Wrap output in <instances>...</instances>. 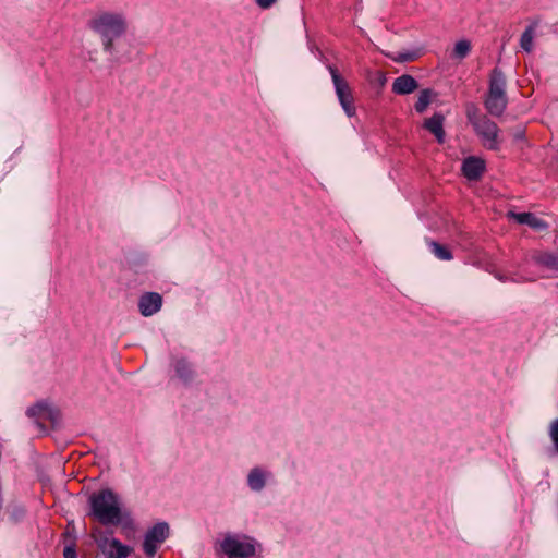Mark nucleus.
<instances>
[{
	"label": "nucleus",
	"instance_id": "f257e3e1",
	"mask_svg": "<svg viewBox=\"0 0 558 558\" xmlns=\"http://www.w3.org/2000/svg\"><path fill=\"white\" fill-rule=\"evenodd\" d=\"M88 515L102 525H123L124 527L133 525L131 512L122 510L120 497L111 488L93 493L88 497Z\"/></svg>",
	"mask_w": 558,
	"mask_h": 558
},
{
	"label": "nucleus",
	"instance_id": "f03ea898",
	"mask_svg": "<svg viewBox=\"0 0 558 558\" xmlns=\"http://www.w3.org/2000/svg\"><path fill=\"white\" fill-rule=\"evenodd\" d=\"M89 27L100 36L104 50L112 53L113 41L125 34L128 25L122 14L104 12L89 21Z\"/></svg>",
	"mask_w": 558,
	"mask_h": 558
},
{
	"label": "nucleus",
	"instance_id": "7ed1b4c3",
	"mask_svg": "<svg viewBox=\"0 0 558 558\" xmlns=\"http://www.w3.org/2000/svg\"><path fill=\"white\" fill-rule=\"evenodd\" d=\"M507 80L502 70L495 66L489 74L488 90L484 98V106L493 117H500L508 106Z\"/></svg>",
	"mask_w": 558,
	"mask_h": 558
},
{
	"label": "nucleus",
	"instance_id": "20e7f679",
	"mask_svg": "<svg viewBox=\"0 0 558 558\" xmlns=\"http://www.w3.org/2000/svg\"><path fill=\"white\" fill-rule=\"evenodd\" d=\"M255 545V539L245 534L227 533L215 544V551L218 558H254Z\"/></svg>",
	"mask_w": 558,
	"mask_h": 558
},
{
	"label": "nucleus",
	"instance_id": "39448f33",
	"mask_svg": "<svg viewBox=\"0 0 558 558\" xmlns=\"http://www.w3.org/2000/svg\"><path fill=\"white\" fill-rule=\"evenodd\" d=\"M327 70L330 73L335 92L341 108L349 118L354 117L356 113V108L354 105L353 93L349 83L341 76L336 66L328 64Z\"/></svg>",
	"mask_w": 558,
	"mask_h": 558
},
{
	"label": "nucleus",
	"instance_id": "423d86ee",
	"mask_svg": "<svg viewBox=\"0 0 558 558\" xmlns=\"http://www.w3.org/2000/svg\"><path fill=\"white\" fill-rule=\"evenodd\" d=\"M170 536V526L166 521H160L149 527L144 536L143 550L145 555L153 558L158 546L161 545Z\"/></svg>",
	"mask_w": 558,
	"mask_h": 558
},
{
	"label": "nucleus",
	"instance_id": "0eeeda50",
	"mask_svg": "<svg viewBox=\"0 0 558 558\" xmlns=\"http://www.w3.org/2000/svg\"><path fill=\"white\" fill-rule=\"evenodd\" d=\"M473 129L485 147L492 150L499 149V128L494 121L487 118V116H483L482 121L474 123Z\"/></svg>",
	"mask_w": 558,
	"mask_h": 558
},
{
	"label": "nucleus",
	"instance_id": "6e6552de",
	"mask_svg": "<svg viewBox=\"0 0 558 558\" xmlns=\"http://www.w3.org/2000/svg\"><path fill=\"white\" fill-rule=\"evenodd\" d=\"M99 550L105 558H128L132 553V547L124 545L118 538L104 537L97 543Z\"/></svg>",
	"mask_w": 558,
	"mask_h": 558
},
{
	"label": "nucleus",
	"instance_id": "1a4fd4ad",
	"mask_svg": "<svg viewBox=\"0 0 558 558\" xmlns=\"http://www.w3.org/2000/svg\"><path fill=\"white\" fill-rule=\"evenodd\" d=\"M162 296L158 292H145L138 298V311L144 317H149L160 311Z\"/></svg>",
	"mask_w": 558,
	"mask_h": 558
},
{
	"label": "nucleus",
	"instance_id": "9d476101",
	"mask_svg": "<svg viewBox=\"0 0 558 558\" xmlns=\"http://www.w3.org/2000/svg\"><path fill=\"white\" fill-rule=\"evenodd\" d=\"M486 169L485 161L482 158L470 156L462 162L461 171L470 181L478 180Z\"/></svg>",
	"mask_w": 558,
	"mask_h": 558
},
{
	"label": "nucleus",
	"instance_id": "9b49d317",
	"mask_svg": "<svg viewBox=\"0 0 558 558\" xmlns=\"http://www.w3.org/2000/svg\"><path fill=\"white\" fill-rule=\"evenodd\" d=\"M26 415L31 418H35L37 426L40 429L46 430V426L43 423H40L38 420H40V418L52 420L53 418V410L50 408V405L47 401L40 400L26 410Z\"/></svg>",
	"mask_w": 558,
	"mask_h": 558
},
{
	"label": "nucleus",
	"instance_id": "f8f14e48",
	"mask_svg": "<svg viewBox=\"0 0 558 558\" xmlns=\"http://www.w3.org/2000/svg\"><path fill=\"white\" fill-rule=\"evenodd\" d=\"M175 376L184 384L190 385L196 376L193 364L185 357L175 359L172 363Z\"/></svg>",
	"mask_w": 558,
	"mask_h": 558
},
{
	"label": "nucleus",
	"instance_id": "ddd939ff",
	"mask_svg": "<svg viewBox=\"0 0 558 558\" xmlns=\"http://www.w3.org/2000/svg\"><path fill=\"white\" fill-rule=\"evenodd\" d=\"M445 117L440 112H435L424 122V128L428 130L439 144L445 143L446 132L444 129Z\"/></svg>",
	"mask_w": 558,
	"mask_h": 558
},
{
	"label": "nucleus",
	"instance_id": "4468645a",
	"mask_svg": "<svg viewBox=\"0 0 558 558\" xmlns=\"http://www.w3.org/2000/svg\"><path fill=\"white\" fill-rule=\"evenodd\" d=\"M269 476H271V473L259 466H255L247 474V486L253 492H262Z\"/></svg>",
	"mask_w": 558,
	"mask_h": 558
},
{
	"label": "nucleus",
	"instance_id": "2eb2a0df",
	"mask_svg": "<svg viewBox=\"0 0 558 558\" xmlns=\"http://www.w3.org/2000/svg\"><path fill=\"white\" fill-rule=\"evenodd\" d=\"M417 81L410 74L398 76L392 83V92L397 95H408L417 89Z\"/></svg>",
	"mask_w": 558,
	"mask_h": 558
},
{
	"label": "nucleus",
	"instance_id": "dca6fc26",
	"mask_svg": "<svg viewBox=\"0 0 558 558\" xmlns=\"http://www.w3.org/2000/svg\"><path fill=\"white\" fill-rule=\"evenodd\" d=\"M512 217L521 225H526L535 230H546L548 225L532 213H511Z\"/></svg>",
	"mask_w": 558,
	"mask_h": 558
},
{
	"label": "nucleus",
	"instance_id": "f3484780",
	"mask_svg": "<svg viewBox=\"0 0 558 558\" xmlns=\"http://www.w3.org/2000/svg\"><path fill=\"white\" fill-rule=\"evenodd\" d=\"M533 259L537 265L548 270L558 272V250L553 252H539L533 257Z\"/></svg>",
	"mask_w": 558,
	"mask_h": 558
},
{
	"label": "nucleus",
	"instance_id": "a211bd4d",
	"mask_svg": "<svg viewBox=\"0 0 558 558\" xmlns=\"http://www.w3.org/2000/svg\"><path fill=\"white\" fill-rule=\"evenodd\" d=\"M428 246L432 253L440 260H451L453 258L450 250L436 241H429Z\"/></svg>",
	"mask_w": 558,
	"mask_h": 558
},
{
	"label": "nucleus",
	"instance_id": "6ab92c4d",
	"mask_svg": "<svg viewBox=\"0 0 558 558\" xmlns=\"http://www.w3.org/2000/svg\"><path fill=\"white\" fill-rule=\"evenodd\" d=\"M433 94L434 92L429 88L420 92L417 100L414 105V108L418 113H423L427 109L428 105L430 104Z\"/></svg>",
	"mask_w": 558,
	"mask_h": 558
},
{
	"label": "nucleus",
	"instance_id": "aec40b11",
	"mask_svg": "<svg viewBox=\"0 0 558 558\" xmlns=\"http://www.w3.org/2000/svg\"><path fill=\"white\" fill-rule=\"evenodd\" d=\"M534 28V25H529L520 38V47L526 52H531L533 48Z\"/></svg>",
	"mask_w": 558,
	"mask_h": 558
},
{
	"label": "nucleus",
	"instance_id": "412c9836",
	"mask_svg": "<svg viewBox=\"0 0 558 558\" xmlns=\"http://www.w3.org/2000/svg\"><path fill=\"white\" fill-rule=\"evenodd\" d=\"M25 513H26V511L23 506H20V505L11 506L8 511L9 520L11 523L17 524L24 519Z\"/></svg>",
	"mask_w": 558,
	"mask_h": 558
},
{
	"label": "nucleus",
	"instance_id": "4be33fe9",
	"mask_svg": "<svg viewBox=\"0 0 558 558\" xmlns=\"http://www.w3.org/2000/svg\"><path fill=\"white\" fill-rule=\"evenodd\" d=\"M471 51V44L469 40L462 39L454 45L453 56L458 59H464Z\"/></svg>",
	"mask_w": 558,
	"mask_h": 558
},
{
	"label": "nucleus",
	"instance_id": "5701e85b",
	"mask_svg": "<svg viewBox=\"0 0 558 558\" xmlns=\"http://www.w3.org/2000/svg\"><path fill=\"white\" fill-rule=\"evenodd\" d=\"M468 121L474 126V123L482 121L484 114H480L477 106L473 102L466 105Z\"/></svg>",
	"mask_w": 558,
	"mask_h": 558
},
{
	"label": "nucleus",
	"instance_id": "b1692460",
	"mask_svg": "<svg viewBox=\"0 0 558 558\" xmlns=\"http://www.w3.org/2000/svg\"><path fill=\"white\" fill-rule=\"evenodd\" d=\"M64 536L71 537L72 542L64 547L63 557L64 558H76L77 553H76V545H75V538H76L75 535H72L70 532H65Z\"/></svg>",
	"mask_w": 558,
	"mask_h": 558
},
{
	"label": "nucleus",
	"instance_id": "393cba45",
	"mask_svg": "<svg viewBox=\"0 0 558 558\" xmlns=\"http://www.w3.org/2000/svg\"><path fill=\"white\" fill-rule=\"evenodd\" d=\"M549 437L558 452V418L554 420L549 426Z\"/></svg>",
	"mask_w": 558,
	"mask_h": 558
},
{
	"label": "nucleus",
	"instance_id": "a878e982",
	"mask_svg": "<svg viewBox=\"0 0 558 558\" xmlns=\"http://www.w3.org/2000/svg\"><path fill=\"white\" fill-rule=\"evenodd\" d=\"M417 58V53L414 52V51H407V52H400L398 53L396 57H393L392 59L396 61V62H400V63H403V62H409V61H413Z\"/></svg>",
	"mask_w": 558,
	"mask_h": 558
},
{
	"label": "nucleus",
	"instance_id": "bb28decb",
	"mask_svg": "<svg viewBox=\"0 0 558 558\" xmlns=\"http://www.w3.org/2000/svg\"><path fill=\"white\" fill-rule=\"evenodd\" d=\"M255 1L258 4V7H260L262 9H268L276 2V0H255Z\"/></svg>",
	"mask_w": 558,
	"mask_h": 558
},
{
	"label": "nucleus",
	"instance_id": "cd10ccee",
	"mask_svg": "<svg viewBox=\"0 0 558 558\" xmlns=\"http://www.w3.org/2000/svg\"><path fill=\"white\" fill-rule=\"evenodd\" d=\"M495 277H496L499 281H501V282H507V281L509 280V278H508L507 276L501 275V274H499V272H497V274L495 275Z\"/></svg>",
	"mask_w": 558,
	"mask_h": 558
},
{
	"label": "nucleus",
	"instance_id": "c85d7f7f",
	"mask_svg": "<svg viewBox=\"0 0 558 558\" xmlns=\"http://www.w3.org/2000/svg\"><path fill=\"white\" fill-rule=\"evenodd\" d=\"M386 82V78L383 77L381 80H379V83L384 84Z\"/></svg>",
	"mask_w": 558,
	"mask_h": 558
},
{
	"label": "nucleus",
	"instance_id": "c756f323",
	"mask_svg": "<svg viewBox=\"0 0 558 558\" xmlns=\"http://www.w3.org/2000/svg\"><path fill=\"white\" fill-rule=\"evenodd\" d=\"M386 82V78L383 77L381 80H379V83L384 84Z\"/></svg>",
	"mask_w": 558,
	"mask_h": 558
}]
</instances>
